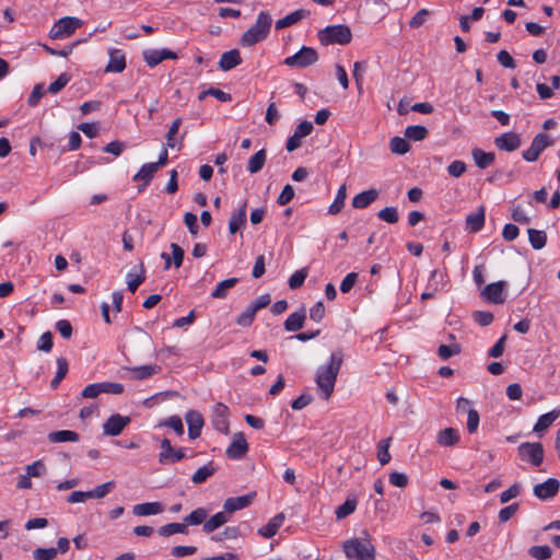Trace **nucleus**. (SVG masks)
<instances>
[{
	"label": "nucleus",
	"mask_w": 560,
	"mask_h": 560,
	"mask_svg": "<svg viewBox=\"0 0 560 560\" xmlns=\"http://www.w3.org/2000/svg\"><path fill=\"white\" fill-rule=\"evenodd\" d=\"M186 422L188 425V435L191 440L197 439L200 433L201 429L203 427V419L202 416L195 410H190L186 413Z\"/></svg>",
	"instance_id": "obj_19"
},
{
	"label": "nucleus",
	"mask_w": 560,
	"mask_h": 560,
	"mask_svg": "<svg viewBox=\"0 0 560 560\" xmlns=\"http://www.w3.org/2000/svg\"><path fill=\"white\" fill-rule=\"evenodd\" d=\"M341 364L342 354L340 352H334L331 353L328 363L320 365L317 369L315 382L322 398L328 399L334 393Z\"/></svg>",
	"instance_id": "obj_1"
},
{
	"label": "nucleus",
	"mask_w": 560,
	"mask_h": 560,
	"mask_svg": "<svg viewBox=\"0 0 560 560\" xmlns=\"http://www.w3.org/2000/svg\"><path fill=\"white\" fill-rule=\"evenodd\" d=\"M307 15H308V12L305 10H302V9L291 12L290 14L285 15L284 18L278 20L276 22V28L282 30V28L289 27V26L298 23L302 19L306 18Z\"/></svg>",
	"instance_id": "obj_31"
},
{
	"label": "nucleus",
	"mask_w": 560,
	"mask_h": 560,
	"mask_svg": "<svg viewBox=\"0 0 560 560\" xmlns=\"http://www.w3.org/2000/svg\"><path fill=\"white\" fill-rule=\"evenodd\" d=\"M560 489V482L556 478H549L546 481L534 486L533 492L540 500H548L557 495Z\"/></svg>",
	"instance_id": "obj_14"
},
{
	"label": "nucleus",
	"mask_w": 560,
	"mask_h": 560,
	"mask_svg": "<svg viewBox=\"0 0 560 560\" xmlns=\"http://www.w3.org/2000/svg\"><path fill=\"white\" fill-rule=\"evenodd\" d=\"M83 22L74 16H65L59 19L50 28L49 36L52 39H63L72 35Z\"/></svg>",
	"instance_id": "obj_6"
},
{
	"label": "nucleus",
	"mask_w": 560,
	"mask_h": 560,
	"mask_svg": "<svg viewBox=\"0 0 560 560\" xmlns=\"http://www.w3.org/2000/svg\"><path fill=\"white\" fill-rule=\"evenodd\" d=\"M357 500L355 499H347L341 505L336 509V517L338 520L346 518L350 514L355 511Z\"/></svg>",
	"instance_id": "obj_45"
},
{
	"label": "nucleus",
	"mask_w": 560,
	"mask_h": 560,
	"mask_svg": "<svg viewBox=\"0 0 560 560\" xmlns=\"http://www.w3.org/2000/svg\"><path fill=\"white\" fill-rule=\"evenodd\" d=\"M517 453L523 462L538 467L544 462L545 451L539 442H524L517 447Z\"/></svg>",
	"instance_id": "obj_5"
},
{
	"label": "nucleus",
	"mask_w": 560,
	"mask_h": 560,
	"mask_svg": "<svg viewBox=\"0 0 560 560\" xmlns=\"http://www.w3.org/2000/svg\"><path fill=\"white\" fill-rule=\"evenodd\" d=\"M459 352L460 348L458 345H441L438 349V354L442 360H446Z\"/></svg>",
	"instance_id": "obj_57"
},
{
	"label": "nucleus",
	"mask_w": 560,
	"mask_h": 560,
	"mask_svg": "<svg viewBox=\"0 0 560 560\" xmlns=\"http://www.w3.org/2000/svg\"><path fill=\"white\" fill-rule=\"evenodd\" d=\"M129 423V417L119 413L112 415L103 424V433L109 436H117Z\"/></svg>",
	"instance_id": "obj_11"
},
{
	"label": "nucleus",
	"mask_w": 560,
	"mask_h": 560,
	"mask_svg": "<svg viewBox=\"0 0 560 560\" xmlns=\"http://www.w3.org/2000/svg\"><path fill=\"white\" fill-rule=\"evenodd\" d=\"M240 535H241V532H240L238 527H236V526H229V527H225L222 533L212 536L211 539L213 541L220 542V541H223V540L236 539V538L240 537Z\"/></svg>",
	"instance_id": "obj_47"
},
{
	"label": "nucleus",
	"mask_w": 560,
	"mask_h": 560,
	"mask_svg": "<svg viewBox=\"0 0 560 560\" xmlns=\"http://www.w3.org/2000/svg\"><path fill=\"white\" fill-rule=\"evenodd\" d=\"M242 63V58L237 49H231L222 54L219 67L223 71H229Z\"/></svg>",
	"instance_id": "obj_22"
},
{
	"label": "nucleus",
	"mask_w": 560,
	"mask_h": 560,
	"mask_svg": "<svg viewBox=\"0 0 560 560\" xmlns=\"http://www.w3.org/2000/svg\"><path fill=\"white\" fill-rule=\"evenodd\" d=\"M79 439V434L71 430H60L48 434V440L51 443L78 442Z\"/></svg>",
	"instance_id": "obj_33"
},
{
	"label": "nucleus",
	"mask_w": 560,
	"mask_h": 560,
	"mask_svg": "<svg viewBox=\"0 0 560 560\" xmlns=\"http://www.w3.org/2000/svg\"><path fill=\"white\" fill-rule=\"evenodd\" d=\"M428 136V129L423 126L413 125L405 130V137L408 140L421 141Z\"/></svg>",
	"instance_id": "obj_43"
},
{
	"label": "nucleus",
	"mask_w": 560,
	"mask_h": 560,
	"mask_svg": "<svg viewBox=\"0 0 560 560\" xmlns=\"http://www.w3.org/2000/svg\"><path fill=\"white\" fill-rule=\"evenodd\" d=\"M211 95L221 102H230L232 100L231 94L215 88H210L199 94V100H205L206 96Z\"/></svg>",
	"instance_id": "obj_51"
},
{
	"label": "nucleus",
	"mask_w": 560,
	"mask_h": 560,
	"mask_svg": "<svg viewBox=\"0 0 560 560\" xmlns=\"http://www.w3.org/2000/svg\"><path fill=\"white\" fill-rule=\"evenodd\" d=\"M322 45H347L352 39V33L349 26L343 24L329 25L320 30L317 34Z\"/></svg>",
	"instance_id": "obj_4"
},
{
	"label": "nucleus",
	"mask_w": 560,
	"mask_h": 560,
	"mask_svg": "<svg viewBox=\"0 0 560 560\" xmlns=\"http://www.w3.org/2000/svg\"><path fill=\"white\" fill-rule=\"evenodd\" d=\"M182 125V119L180 118H176L168 131H167V135H166V147L167 148H171V149H174L176 147V140H175V136L177 135L178 130H179V127Z\"/></svg>",
	"instance_id": "obj_53"
},
{
	"label": "nucleus",
	"mask_w": 560,
	"mask_h": 560,
	"mask_svg": "<svg viewBox=\"0 0 560 560\" xmlns=\"http://www.w3.org/2000/svg\"><path fill=\"white\" fill-rule=\"evenodd\" d=\"M159 463L162 465H172L186 457L185 448H175L168 439H163L160 444Z\"/></svg>",
	"instance_id": "obj_8"
},
{
	"label": "nucleus",
	"mask_w": 560,
	"mask_h": 560,
	"mask_svg": "<svg viewBox=\"0 0 560 560\" xmlns=\"http://www.w3.org/2000/svg\"><path fill=\"white\" fill-rule=\"evenodd\" d=\"M378 195L376 189L364 190L353 197L352 207L355 209H364L375 201Z\"/></svg>",
	"instance_id": "obj_24"
},
{
	"label": "nucleus",
	"mask_w": 560,
	"mask_h": 560,
	"mask_svg": "<svg viewBox=\"0 0 560 560\" xmlns=\"http://www.w3.org/2000/svg\"><path fill=\"white\" fill-rule=\"evenodd\" d=\"M248 452V444L244 434L238 432L233 435L231 444L228 446L225 454L230 459H241Z\"/></svg>",
	"instance_id": "obj_13"
},
{
	"label": "nucleus",
	"mask_w": 560,
	"mask_h": 560,
	"mask_svg": "<svg viewBox=\"0 0 560 560\" xmlns=\"http://www.w3.org/2000/svg\"><path fill=\"white\" fill-rule=\"evenodd\" d=\"M346 198H347L346 185H341L337 191L334 202L328 208V213L329 214L339 213L345 206Z\"/></svg>",
	"instance_id": "obj_39"
},
{
	"label": "nucleus",
	"mask_w": 560,
	"mask_h": 560,
	"mask_svg": "<svg viewBox=\"0 0 560 560\" xmlns=\"http://www.w3.org/2000/svg\"><path fill=\"white\" fill-rule=\"evenodd\" d=\"M342 550L347 560H375V547L368 530H362L360 537L343 541Z\"/></svg>",
	"instance_id": "obj_2"
},
{
	"label": "nucleus",
	"mask_w": 560,
	"mask_h": 560,
	"mask_svg": "<svg viewBox=\"0 0 560 560\" xmlns=\"http://www.w3.org/2000/svg\"><path fill=\"white\" fill-rule=\"evenodd\" d=\"M389 149L393 153L402 155L409 151L410 145H409L406 137L405 138L394 137L389 142Z\"/></svg>",
	"instance_id": "obj_46"
},
{
	"label": "nucleus",
	"mask_w": 560,
	"mask_h": 560,
	"mask_svg": "<svg viewBox=\"0 0 560 560\" xmlns=\"http://www.w3.org/2000/svg\"><path fill=\"white\" fill-rule=\"evenodd\" d=\"M207 516H208V512L203 508H198V509L194 510L190 514H188L184 518V522L186 524V527L200 525L202 523L205 524Z\"/></svg>",
	"instance_id": "obj_40"
},
{
	"label": "nucleus",
	"mask_w": 560,
	"mask_h": 560,
	"mask_svg": "<svg viewBox=\"0 0 560 560\" xmlns=\"http://www.w3.org/2000/svg\"><path fill=\"white\" fill-rule=\"evenodd\" d=\"M256 497V492H249L241 497H233L225 500L223 504L224 511L228 513H234L249 506Z\"/></svg>",
	"instance_id": "obj_16"
},
{
	"label": "nucleus",
	"mask_w": 560,
	"mask_h": 560,
	"mask_svg": "<svg viewBox=\"0 0 560 560\" xmlns=\"http://www.w3.org/2000/svg\"><path fill=\"white\" fill-rule=\"evenodd\" d=\"M46 472V467L42 460H35L26 466V474L32 477H40Z\"/></svg>",
	"instance_id": "obj_60"
},
{
	"label": "nucleus",
	"mask_w": 560,
	"mask_h": 560,
	"mask_svg": "<svg viewBox=\"0 0 560 560\" xmlns=\"http://www.w3.org/2000/svg\"><path fill=\"white\" fill-rule=\"evenodd\" d=\"M458 441L459 434L457 430L453 428L441 430L436 435V442L442 446H454Z\"/></svg>",
	"instance_id": "obj_30"
},
{
	"label": "nucleus",
	"mask_w": 560,
	"mask_h": 560,
	"mask_svg": "<svg viewBox=\"0 0 560 560\" xmlns=\"http://www.w3.org/2000/svg\"><path fill=\"white\" fill-rule=\"evenodd\" d=\"M560 416L559 409H553L547 413L541 415L536 424L533 428L535 433H540L546 431Z\"/></svg>",
	"instance_id": "obj_26"
},
{
	"label": "nucleus",
	"mask_w": 560,
	"mask_h": 560,
	"mask_svg": "<svg viewBox=\"0 0 560 560\" xmlns=\"http://www.w3.org/2000/svg\"><path fill=\"white\" fill-rule=\"evenodd\" d=\"M305 312H294L284 322V329L287 331H298L300 330L305 322Z\"/></svg>",
	"instance_id": "obj_35"
},
{
	"label": "nucleus",
	"mask_w": 560,
	"mask_h": 560,
	"mask_svg": "<svg viewBox=\"0 0 560 560\" xmlns=\"http://www.w3.org/2000/svg\"><path fill=\"white\" fill-rule=\"evenodd\" d=\"M160 370L161 368L158 365H141L127 369V371L131 374V378L138 381L149 378L152 375L159 373Z\"/></svg>",
	"instance_id": "obj_27"
},
{
	"label": "nucleus",
	"mask_w": 560,
	"mask_h": 560,
	"mask_svg": "<svg viewBox=\"0 0 560 560\" xmlns=\"http://www.w3.org/2000/svg\"><path fill=\"white\" fill-rule=\"evenodd\" d=\"M389 440H382L377 445V458L381 465H385L390 460Z\"/></svg>",
	"instance_id": "obj_52"
},
{
	"label": "nucleus",
	"mask_w": 560,
	"mask_h": 560,
	"mask_svg": "<svg viewBox=\"0 0 560 560\" xmlns=\"http://www.w3.org/2000/svg\"><path fill=\"white\" fill-rule=\"evenodd\" d=\"M68 373V361L65 358L57 359V373L50 382L51 388H57Z\"/></svg>",
	"instance_id": "obj_42"
},
{
	"label": "nucleus",
	"mask_w": 560,
	"mask_h": 560,
	"mask_svg": "<svg viewBox=\"0 0 560 560\" xmlns=\"http://www.w3.org/2000/svg\"><path fill=\"white\" fill-rule=\"evenodd\" d=\"M505 288V281L492 282L483 288L481 296L489 303L502 304L506 300Z\"/></svg>",
	"instance_id": "obj_10"
},
{
	"label": "nucleus",
	"mask_w": 560,
	"mask_h": 560,
	"mask_svg": "<svg viewBox=\"0 0 560 560\" xmlns=\"http://www.w3.org/2000/svg\"><path fill=\"white\" fill-rule=\"evenodd\" d=\"M100 394H103V383L90 384L81 393L83 398H96Z\"/></svg>",
	"instance_id": "obj_59"
},
{
	"label": "nucleus",
	"mask_w": 560,
	"mask_h": 560,
	"mask_svg": "<svg viewBox=\"0 0 560 560\" xmlns=\"http://www.w3.org/2000/svg\"><path fill=\"white\" fill-rule=\"evenodd\" d=\"M284 520V514L278 513L265 526L258 529V534L265 538H272L283 525Z\"/></svg>",
	"instance_id": "obj_21"
},
{
	"label": "nucleus",
	"mask_w": 560,
	"mask_h": 560,
	"mask_svg": "<svg viewBox=\"0 0 560 560\" xmlns=\"http://www.w3.org/2000/svg\"><path fill=\"white\" fill-rule=\"evenodd\" d=\"M471 155L476 165L481 170L489 167L495 159V154L493 152H485L481 149H474Z\"/></svg>",
	"instance_id": "obj_32"
},
{
	"label": "nucleus",
	"mask_w": 560,
	"mask_h": 560,
	"mask_svg": "<svg viewBox=\"0 0 560 560\" xmlns=\"http://www.w3.org/2000/svg\"><path fill=\"white\" fill-rule=\"evenodd\" d=\"M114 489V482L108 481L103 485L96 486L89 491L90 499H102L106 497Z\"/></svg>",
	"instance_id": "obj_49"
},
{
	"label": "nucleus",
	"mask_w": 560,
	"mask_h": 560,
	"mask_svg": "<svg viewBox=\"0 0 560 560\" xmlns=\"http://www.w3.org/2000/svg\"><path fill=\"white\" fill-rule=\"evenodd\" d=\"M272 25V18L269 12L261 11L255 24L250 26L241 37L240 45L242 47H252L257 43L265 40Z\"/></svg>",
	"instance_id": "obj_3"
},
{
	"label": "nucleus",
	"mask_w": 560,
	"mask_h": 560,
	"mask_svg": "<svg viewBox=\"0 0 560 560\" xmlns=\"http://www.w3.org/2000/svg\"><path fill=\"white\" fill-rule=\"evenodd\" d=\"M306 277L307 271L305 269L296 270L289 279L288 283L290 289L295 290L300 288L304 283Z\"/></svg>",
	"instance_id": "obj_56"
},
{
	"label": "nucleus",
	"mask_w": 560,
	"mask_h": 560,
	"mask_svg": "<svg viewBox=\"0 0 560 560\" xmlns=\"http://www.w3.org/2000/svg\"><path fill=\"white\" fill-rule=\"evenodd\" d=\"M70 78L66 73H61L52 83L48 86V92L56 94L61 91L69 82Z\"/></svg>",
	"instance_id": "obj_61"
},
{
	"label": "nucleus",
	"mask_w": 560,
	"mask_h": 560,
	"mask_svg": "<svg viewBox=\"0 0 560 560\" xmlns=\"http://www.w3.org/2000/svg\"><path fill=\"white\" fill-rule=\"evenodd\" d=\"M229 522V516L225 511L218 512L205 522L202 530L207 534L213 533L215 529Z\"/></svg>",
	"instance_id": "obj_28"
},
{
	"label": "nucleus",
	"mask_w": 560,
	"mask_h": 560,
	"mask_svg": "<svg viewBox=\"0 0 560 560\" xmlns=\"http://www.w3.org/2000/svg\"><path fill=\"white\" fill-rule=\"evenodd\" d=\"M159 534L168 537L174 534H187V527L184 523H170L159 528Z\"/></svg>",
	"instance_id": "obj_41"
},
{
	"label": "nucleus",
	"mask_w": 560,
	"mask_h": 560,
	"mask_svg": "<svg viewBox=\"0 0 560 560\" xmlns=\"http://www.w3.org/2000/svg\"><path fill=\"white\" fill-rule=\"evenodd\" d=\"M246 223V202L240 208V210L232 213L229 221V231L231 234L236 233Z\"/></svg>",
	"instance_id": "obj_29"
},
{
	"label": "nucleus",
	"mask_w": 560,
	"mask_h": 560,
	"mask_svg": "<svg viewBox=\"0 0 560 560\" xmlns=\"http://www.w3.org/2000/svg\"><path fill=\"white\" fill-rule=\"evenodd\" d=\"M267 160V154L264 149L256 152L253 156L249 158L247 170L249 173L255 174L262 170Z\"/></svg>",
	"instance_id": "obj_36"
},
{
	"label": "nucleus",
	"mask_w": 560,
	"mask_h": 560,
	"mask_svg": "<svg viewBox=\"0 0 560 560\" xmlns=\"http://www.w3.org/2000/svg\"><path fill=\"white\" fill-rule=\"evenodd\" d=\"M161 425H166V427L172 428L178 435L184 434V425H183L182 419L178 416L170 417L164 422H162Z\"/></svg>",
	"instance_id": "obj_62"
},
{
	"label": "nucleus",
	"mask_w": 560,
	"mask_h": 560,
	"mask_svg": "<svg viewBox=\"0 0 560 560\" xmlns=\"http://www.w3.org/2000/svg\"><path fill=\"white\" fill-rule=\"evenodd\" d=\"M465 172H466V164L460 160L453 161L447 166V173L453 177H460Z\"/></svg>",
	"instance_id": "obj_63"
},
{
	"label": "nucleus",
	"mask_w": 560,
	"mask_h": 560,
	"mask_svg": "<svg viewBox=\"0 0 560 560\" xmlns=\"http://www.w3.org/2000/svg\"><path fill=\"white\" fill-rule=\"evenodd\" d=\"M494 143L500 150L506 152L515 151L521 145V138L514 132H505L500 137L495 138Z\"/></svg>",
	"instance_id": "obj_18"
},
{
	"label": "nucleus",
	"mask_w": 560,
	"mask_h": 560,
	"mask_svg": "<svg viewBox=\"0 0 560 560\" xmlns=\"http://www.w3.org/2000/svg\"><path fill=\"white\" fill-rule=\"evenodd\" d=\"M313 130V125L311 121H307V120H304L302 122H300L293 135L291 137H289V139L287 140V144H285V149L289 151V152H292L294 150H296L298 148L301 147L302 144V139L305 138L306 136H308Z\"/></svg>",
	"instance_id": "obj_12"
},
{
	"label": "nucleus",
	"mask_w": 560,
	"mask_h": 560,
	"mask_svg": "<svg viewBox=\"0 0 560 560\" xmlns=\"http://www.w3.org/2000/svg\"><path fill=\"white\" fill-rule=\"evenodd\" d=\"M176 58H177V55L167 48L147 49L143 51V59L147 62V65L151 68L158 66L159 63H161L162 61H164L166 59H176Z\"/></svg>",
	"instance_id": "obj_15"
},
{
	"label": "nucleus",
	"mask_w": 560,
	"mask_h": 560,
	"mask_svg": "<svg viewBox=\"0 0 560 560\" xmlns=\"http://www.w3.org/2000/svg\"><path fill=\"white\" fill-rule=\"evenodd\" d=\"M528 240L532 247L536 250H539L546 246L547 235L544 231L536 229H528Z\"/></svg>",
	"instance_id": "obj_37"
},
{
	"label": "nucleus",
	"mask_w": 560,
	"mask_h": 560,
	"mask_svg": "<svg viewBox=\"0 0 560 560\" xmlns=\"http://www.w3.org/2000/svg\"><path fill=\"white\" fill-rule=\"evenodd\" d=\"M485 225V208L479 207L477 211L469 213L466 218V229L469 232H478Z\"/></svg>",
	"instance_id": "obj_25"
},
{
	"label": "nucleus",
	"mask_w": 560,
	"mask_h": 560,
	"mask_svg": "<svg viewBox=\"0 0 560 560\" xmlns=\"http://www.w3.org/2000/svg\"><path fill=\"white\" fill-rule=\"evenodd\" d=\"M318 54L313 47L303 46L296 54L284 59L283 63L290 68H306L316 63Z\"/></svg>",
	"instance_id": "obj_7"
},
{
	"label": "nucleus",
	"mask_w": 560,
	"mask_h": 560,
	"mask_svg": "<svg viewBox=\"0 0 560 560\" xmlns=\"http://www.w3.org/2000/svg\"><path fill=\"white\" fill-rule=\"evenodd\" d=\"M521 493V486L518 483L512 485L509 489L500 494V502L502 504L508 503L512 499L518 497Z\"/></svg>",
	"instance_id": "obj_58"
},
{
	"label": "nucleus",
	"mask_w": 560,
	"mask_h": 560,
	"mask_svg": "<svg viewBox=\"0 0 560 560\" xmlns=\"http://www.w3.org/2000/svg\"><path fill=\"white\" fill-rule=\"evenodd\" d=\"M528 553L537 560H546L551 557L552 550L549 546H533L529 548Z\"/></svg>",
	"instance_id": "obj_50"
},
{
	"label": "nucleus",
	"mask_w": 560,
	"mask_h": 560,
	"mask_svg": "<svg viewBox=\"0 0 560 560\" xmlns=\"http://www.w3.org/2000/svg\"><path fill=\"white\" fill-rule=\"evenodd\" d=\"M237 283L236 278L225 279L217 284V287L211 292V298L213 299H224L228 295V291L232 289Z\"/></svg>",
	"instance_id": "obj_38"
},
{
	"label": "nucleus",
	"mask_w": 560,
	"mask_h": 560,
	"mask_svg": "<svg viewBox=\"0 0 560 560\" xmlns=\"http://www.w3.org/2000/svg\"><path fill=\"white\" fill-rule=\"evenodd\" d=\"M215 469L211 464L205 465L197 469V471L191 477V481L195 485H200L205 482L209 477H211Z\"/></svg>",
	"instance_id": "obj_44"
},
{
	"label": "nucleus",
	"mask_w": 560,
	"mask_h": 560,
	"mask_svg": "<svg viewBox=\"0 0 560 560\" xmlns=\"http://www.w3.org/2000/svg\"><path fill=\"white\" fill-rule=\"evenodd\" d=\"M553 141L547 133H538L534 137L530 147L523 152V159L527 162H535L539 158L540 153L552 145Z\"/></svg>",
	"instance_id": "obj_9"
},
{
	"label": "nucleus",
	"mask_w": 560,
	"mask_h": 560,
	"mask_svg": "<svg viewBox=\"0 0 560 560\" xmlns=\"http://www.w3.org/2000/svg\"><path fill=\"white\" fill-rule=\"evenodd\" d=\"M164 511V505L161 502H145L136 504L132 508V513L137 516L156 515Z\"/></svg>",
	"instance_id": "obj_23"
},
{
	"label": "nucleus",
	"mask_w": 560,
	"mask_h": 560,
	"mask_svg": "<svg viewBox=\"0 0 560 560\" xmlns=\"http://www.w3.org/2000/svg\"><path fill=\"white\" fill-rule=\"evenodd\" d=\"M109 61L105 68V72L120 73L126 68V55L121 49L110 48L108 51Z\"/></svg>",
	"instance_id": "obj_17"
},
{
	"label": "nucleus",
	"mask_w": 560,
	"mask_h": 560,
	"mask_svg": "<svg viewBox=\"0 0 560 560\" xmlns=\"http://www.w3.org/2000/svg\"><path fill=\"white\" fill-rule=\"evenodd\" d=\"M57 557V549L50 548H36L33 551L34 560H54Z\"/></svg>",
	"instance_id": "obj_54"
},
{
	"label": "nucleus",
	"mask_w": 560,
	"mask_h": 560,
	"mask_svg": "<svg viewBox=\"0 0 560 560\" xmlns=\"http://www.w3.org/2000/svg\"><path fill=\"white\" fill-rule=\"evenodd\" d=\"M158 170L159 167L155 165V163H145L133 176V180L143 182L144 185H148L153 178L154 174L158 172Z\"/></svg>",
	"instance_id": "obj_34"
},
{
	"label": "nucleus",
	"mask_w": 560,
	"mask_h": 560,
	"mask_svg": "<svg viewBox=\"0 0 560 560\" xmlns=\"http://www.w3.org/2000/svg\"><path fill=\"white\" fill-rule=\"evenodd\" d=\"M145 280V269L142 264L133 267L128 271L126 276V282L128 290L130 292H136V290L140 287L141 283Z\"/></svg>",
	"instance_id": "obj_20"
},
{
	"label": "nucleus",
	"mask_w": 560,
	"mask_h": 560,
	"mask_svg": "<svg viewBox=\"0 0 560 560\" xmlns=\"http://www.w3.org/2000/svg\"><path fill=\"white\" fill-rule=\"evenodd\" d=\"M377 218L384 222L394 224L399 220L397 208L386 207L377 212Z\"/></svg>",
	"instance_id": "obj_48"
},
{
	"label": "nucleus",
	"mask_w": 560,
	"mask_h": 560,
	"mask_svg": "<svg viewBox=\"0 0 560 560\" xmlns=\"http://www.w3.org/2000/svg\"><path fill=\"white\" fill-rule=\"evenodd\" d=\"M293 197H294V189L291 185L288 184L283 187L282 191L278 196L277 202L280 206H285L293 199Z\"/></svg>",
	"instance_id": "obj_64"
},
{
	"label": "nucleus",
	"mask_w": 560,
	"mask_h": 560,
	"mask_svg": "<svg viewBox=\"0 0 560 560\" xmlns=\"http://www.w3.org/2000/svg\"><path fill=\"white\" fill-rule=\"evenodd\" d=\"M256 311L249 305L245 311H243L236 318V324L243 327H248L256 315Z\"/></svg>",
	"instance_id": "obj_55"
}]
</instances>
